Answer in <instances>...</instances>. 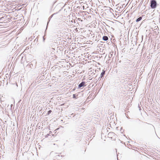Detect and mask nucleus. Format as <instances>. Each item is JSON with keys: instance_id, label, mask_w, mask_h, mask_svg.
Here are the masks:
<instances>
[{"instance_id": "obj_11", "label": "nucleus", "mask_w": 160, "mask_h": 160, "mask_svg": "<svg viewBox=\"0 0 160 160\" xmlns=\"http://www.w3.org/2000/svg\"><path fill=\"white\" fill-rule=\"evenodd\" d=\"M9 104H6L5 105V109H6L7 107H8V106H9Z\"/></svg>"}, {"instance_id": "obj_9", "label": "nucleus", "mask_w": 160, "mask_h": 160, "mask_svg": "<svg viewBox=\"0 0 160 160\" xmlns=\"http://www.w3.org/2000/svg\"><path fill=\"white\" fill-rule=\"evenodd\" d=\"M78 96V95H76V94H73V98L74 99H76L77 98V96Z\"/></svg>"}, {"instance_id": "obj_2", "label": "nucleus", "mask_w": 160, "mask_h": 160, "mask_svg": "<svg viewBox=\"0 0 160 160\" xmlns=\"http://www.w3.org/2000/svg\"><path fill=\"white\" fill-rule=\"evenodd\" d=\"M85 82L82 81L80 83L78 86V88H80L82 87L85 86Z\"/></svg>"}, {"instance_id": "obj_19", "label": "nucleus", "mask_w": 160, "mask_h": 160, "mask_svg": "<svg viewBox=\"0 0 160 160\" xmlns=\"http://www.w3.org/2000/svg\"><path fill=\"white\" fill-rule=\"evenodd\" d=\"M59 129V128L55 130H58Z\"/></svg>"}, {"instance_id": "obj_6", "label": "nucleus", "mask_w": 160, "mask_h": 160, "mask_svg": "<svg viewBox=\"0 0 160 160\" xmlns=\"http://www.w3.org/2000/svg\"><path fill=\"white\" fill-rule=\"evenodd\" d=\"M114 134V133L112 132H110L108 134V135L110 136H113Z\"/></svg>"}, {"instance_id": "obj_8", "label": "nucleus", "mask_w": 160, "mask_h": 160, "mask_svg": "<svg viewBox=\"0 0 160 160\" xmlns=\"http://www.w3.org/2000/svg\"><path fill=\"white\" fill-rule=\"evenodd\" d=\"M33 65L32 63H30L28 64L27 65V66L28 67L32 68V67Z\"/></svg>"}, {"instance_id": "obj_16", "label": "nucleus", "mask_w": 160, "mask_h": 160, "mask_svg": "<svg viewBox=\"0 0 160 160\" xmlns=\"http://www.w3.org/2000/svg\"><path fill=\"white\" fill-rule=\"evenodd\" d=\"M138 107L139 108V109L140 110L141 108H140V107L139 106V105H138Z\"/></svg>"}, {"instance_id": "obj_17", "label": "nucleus", "mask_w": 160, "mask_h": 160, "mask_svg": "<svg viewBox=\"0 0 160 160\" xmlns=\"http://www.w3.org/2000/svg\"><path fill=\"white\" fill-rule=\"evenodd\" d=\"M52 51H53V50H55V49H54V48H52Z\"/></svg>"}, {"instance_id": "obj_15", "label": "nucleus", "mask_w": 160, "mask_h": 160, "mask_svg": "<svg viewBox=\"0 0 160 160\" xmlns=\"http://www.w3.org/2000/svg\"><path fill=\"white\" fill-rule=\"evenodd\" d=\"M45 38H44V36L43 37V42H44L45 40Z\"/></svg>"}, {"instance_id": "obj_3", "label": "nucleus", "mask_w": 160, "mask_h": 160, "mask_svg": "<svg viewBox=\"0 0 160 160\" xmlns=\"http://www.w3.org/2000/svg\"><path fill=\"white\" fill-rule=\"evenodd\" d=\"M105 71L104 70H103L102 72H101L100 76L101 78H102L104 77V75L105 74Z\"/></svg>"}, {"instance_id": "obj_7", "label": "nucleus", "mask_w": 160, "mask_h": 160, "mask_svg": "<svg viewBox=\"0 0 160 160\" xmlns=\"http://www.w3.org/2000/svg\"><path fill=\"white\" fill-rule=\"evenodd\" d=\"M142 19V17H139V18H138L136 20V22H138L139 21H141V20Z\"/></svg>"}, {"instance_id": "obj_12", "label": "nucleus", "mask_w": 160, "mask_h": 160, "mask_svg": "<svg viewBox=\"0 0 160 160\" xmlns=\"http://www.w3.org/2000/svg\"><path fill=\"white\" fill-rule=\"evenodd\" d=\"M52 112V110H49L47 113V114L49 115V114L51 112Z\"/></svg>"}, {"instance_id": "obj_10", "label": "nucleus", "mask_w": 160, "mask_h": 160, "mask_svg": "<svg viewBox=\"0 0 160 160\" xmlns=\"http://www.w3.org/2000/svg\"><path fill=\"white\" fill-rule=\"evenodd\" d=\"M43 54L45 57H48V55L47 53L45 54V52H44V53H43Z\"/></svg>"}, {"instance_id": "obj_13", "label": "nucleus", "mask_w": 160, "mask_h": 160, "mask_svg": "<svg viewBox=\"0 0 160 160\" xmlns=\"http://www.w3.org/2000/svg\"><path fill=\"white\" fill-rule=\"evenodd\" d=\"M102 78H101V77L100 76V77L98 78V80H99V81H101V79Z\"/></svg>"}, {"instance_id": "obj_5", "label": "nucleus", "mask_w": 160, "mask_h": 160, "mask_svg": "<svg viewBox=\"0 0 160 160\" xmlns=\"http://www.w3.org/2000/svg\"><path fill=\"white\" fill-rule=\"evenodd\" d=\"M108 39V38L107 36H104L103 37L102 39L104 41H107Z\"/></svg>"}, {"instance_id": "obj_4", "label": "nucleus", "mask_w": 160, "mask_h": 160, "mask_svg": "<svg viewBox=\"0 0 160 160\" xmlns=\"http://www.w3.org/2000/svg\"><path fill=\"white\" fill-rule=\"evenodd\" d=\"M56 13H54V14H52V15L49 18H48V21L47 22V26L48 25L49 22L50 21V20L51 19V18Z\"/></svg>"}, {"instance_id": "obj_18", "label": "nucleus", "mask_w": 160, "mask_h": 160, "mask_svg": "<svg viewBox=\"0 0 160 160\" xmlns=\"http://www.w3.org/2000/svg\"><path fill=\"white\" fill-rule=\"evenodd\" d=\"M88 1H89L90 2H91L92 1V0H89Z\"/></svg>"}, {"instance_id": "obj_20", "label": "nucleus", "mask_w": 160, "mask_h": 160, "mask_svg": "<svg viewBox=\"0 0 160 160\" xmlns=\"http://www.w3.org/2000/svg\"><path fill=\"white\" fill-rule=\"evenodd\" d=\"M16 85L17 86V87H18V85L17 83H16Z\"/></svg>"}, {"instance_id": "obj_14", "label": "nucleus", "mask_w": 160, "mask_h": 160, "mask_svg": "<svg viewBox=\"0 0 160 160\" xmlns=\"http://www.w3.org/2000/svg\"><path fill=\"white\" fill-rule=\"evenodd\" d=\"M38 39L37 38H36L34 40V41L35 42H37L38 41Z\"/></svg>"}, {"instance_id": "obj_1", "label": "nucleus", "mask_w": 160, "mask_h": 160, "mask_svg": "<svg viewBox=\"0 0 160 160\" xmlns=\"http://www.w3.org/2000/svg\"><path fill=\"white\" fill-rule=\"evenodd\" d=\"M150 6L152 8L154 9L157 7V2L156 0H151Z\"/></svg>"}]
</instances>
